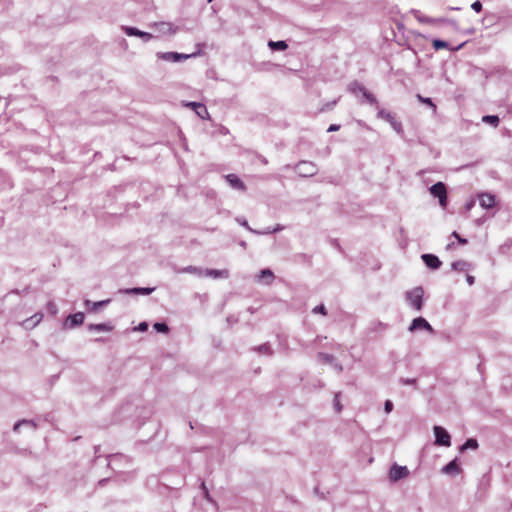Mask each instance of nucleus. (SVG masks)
Masks as SVG:
<instances>
[{"label":"nucleus","instance_id":"nucleus-1","mask_svg":"<svg viewBox=\"0 0 512 512\" xmlns=\"http://www.w3.org/2000/svg\"><path fill=\"white\" fill-rule=\"evenodd\" d=\"M157 58L167 61V62H181L190 58H195L197 56L202 55L201 49H199L196 52H193L191 54H184V53H178V52H158Z\"/></svg>","mask_w":512,"mask_h":512},{"label":"nucleus","instance_id":"nucleus-2","mask_svg":"<svg viewBox=\"0 0 512 512\" xmlns=\"http://www.w3.org/2000/svg\"><path fill=\"white\" fill-rule=\"evenodd\" d=\"M423 293L422 287H416L406 292V300L417 311H420L423 307Z\"/></svg>","mask_w":512,"mask_h":512},{"label":"nucleus","instance_id":"nucleus-3","mask_svg":"<svg viewBox=\"0 0 512 512\" xmlns=\"http://www.w3.org/2000/svg\"><path fill=\"white\" fill-rule=\"evenodd\" d=\"M108 458V466L115 472H122V468L129 465L131 462L130 458L123 454L109 455Z\"/></svg>","mask_w":512,"mask_h":512},{"label":"nucleus","instance_id":"nucleus-4","mask_svg":"<svg viewBox=\"0 0 512 512\" xmlns=\"http://www.w3.org/2000/svg\"><path fill=\"white\" fill-rule=\"evenodd\" d=\"M433 431L435 436V445L444 447L451 446V436L445 428H443L442 426L435 425L433 427Z\"/></svg>","mask_w":512,"mask_h":512},{"label":"nucleus","instance_id":"nucleus-5","mask_svg":"<svg viewBox=\"0 0 512 512\" xmlns=\"http://www.w3.org/2000/svg\"><path fill=\"white\" fill-rule=\"evenodd\" d=\"M295 170L297 171L299 176L305 177V178L314 176L318 171L315 163H313L311 161H304V160L299 161L296 164Z\"/></svg>","mask_w":512,"mask_h":512},{"label":"nucleus","instance_id":"nucleus-6","mask_svg":"<svg viewBox=\"0 0 512 512\" xmlns=\"http://www.w3.org/2000/svg\"><path fill=\"white\" fill-rule=\"evenodd\" d=\"M377 116L379 118L387 121L397 134H399V135L403 134V128H402L401 122L396 120L395 116L391 112H389L385 109H380L377 113Z\"/></svg>","mask_w":512,"mask_h":512},{"label":"nucleus","instance_id":"nucleus-7","mask_svg":"<svg viewBox=\"0 0 512 512\" xmlns=\"http://www.w3.org/2000/svg\"><path fill=\"white\" fill-rule=\"evenodd\" d=\"M425 330L430 334H435L434 328L430 325V323L422 316L416 317L412 320L410 326L408 327L409 332H415L417 330Z\"/></svg>","mask_w":512,"mask_h":512},{"label":"nucleus","instance_id":"nucleus-8","mask_svg":"<svg viewBox=\"0 0 512 512\" xmlns=\"http://www.w3.org/2000/svg\"><path fill=\"white\" fill-rule=\"evenodd\" d=\"M409 475V470L406 466H400L394 463L388 473L389 480L391 482H397Z\"/></svg>","mask_w":512,"mask_h":512},{"label":"nucleus","instance_id":"nucleus-9","mask_svg":"<svg viewBox=\"0 0 512 512\" xmlns=\"http://www.w3.org/2000/svg\"><path fill=\"white\" fill-rule=\"evenodd\" d=\"M122 30L125 32L127 36L140 37L144 42H148L153 38L152 34L139 30L138 28L133 26H122Z\"/></svg>","mask_w":512,"mask_h":512},{"label":"nucleus","instance_id":"nucleus-10","mask_svg":"<svg viewBox=\"0 0 512 512\" xmlns=\"http://www.w3.org/2000/svg\"><path fill=\"white\" fill-rule=\"evenodd\" d=\"M84 319H85V315L83 312H76L74 314H69L64 323V327L68 328V329H73L77 326L82 325L84 322Z\"/></svg>","mask_w":512,"mask_h":512},{"label":"nucleus","instance_id":"nucleus-11","mask_svg":"<svg viewBox=\"0 0 512 512\" xmlns=\"http://www.w3.org/2000/svg\"><path fill=\"white\" fill-rule=\"evenodd\" d=\"M421 259L424 264L431 270H437L441 267L442 262L438 256L431 253H425L421 255Z\"/></svg>","mask_w":512,"mask_h":512},{"label":"nucleus","instance_id":"nucleus-12","mask_svg":"<svg viewBox=\"0 0 512 512\" xmlns=\"http://www.w3.org/2000/svg\"><path fill=\"white\" fill-rule=\"evenodd\" d=\"M184 105L186 107H189L192 110H194L195 113L197 114V116L200 117L201 119L209 118V112L204 104H202L200 102L191 101V102H186Z\"/></svg>","mask_w":512,"mask_h":512},{"label":"nucleus","instance_id":"nucleus-13","mask_svg":"<svg viewBox=\"0 0 512 512\" xmlns=\"http://www.w3.org/2000/svg\"><path fill=\"white\" fill-rule=\"evenodd\" d=\"M224 178L229 183L231 188L239 191L246 190V185L236 174H227L224 176Z\"/></svg>","mask_w":512,"mask_h":512},{"label":"nucleus","instance_id":"nucleus-14","mask_svg":"<svg viewBox=\"0 0 512 512\" xmlns=\"http://www.w3.org/2000/svg\"><path fill=\"white\" fill-rule=\"evenodd\" d=\"M154 291H155V287H134V288L120 289L119 293L136 294V295H150Z\"/></svg>","mask_w":512,"mask_h":512},{"label":"nucleus","instance_id":"nucleus-15","mask_svg":"<svg viewBox=\"0 0 512 512\" xmlns=\"http://www.w3.org/2000/svg\"><path fill=\"white\" fill-rule=\"evenodd\" d=\"M203 277H212L214 279L219 278H228L229 277V271L227 269H202Z\"/></svg>","mask_w":512,"mask_h":512},{"label":"nucleus","instance_id":"nucleus-16","mask_svg":"<svg viewBox=\"0 0 512 512\" xmlns=\"http://www.w3.org/2000/svg\"><path fill=\"white\" fill-rule=\"evenodd\" d=\"M275 278V275L273 271L269 268H264L260 270L259 274L257 275L256 279L259 282H263L266 285H270Z\"/></svg>","mask_w":512,"mask_h":512},{"label":"nucleus","instance_id":"nucleus-17","mask_svg":"<svg viewBox=\"0 0 512 512\" xmlns=\"http://www.w3.org/2000/svg\"><path fill=\"white\" fill-rule=\"evenodd\" d=\"M479 203L483 208H492L495 205V196L490 193H482L479 195Z\"/></svg>","mask_w":512,"mask_h":512},{"label":"nucleus","instance_id":"nucleus-18","mask_svg":"<svg viewBox=\"0 0 512 512\" xmlns=\"http://www.w3.org/2000/svg\"><path fill=\"white\" fill-rule=\"evenodd\" d=\"M429 192L434 198H439L447 192V188L443 182L439 181L430 186Z\"/></svg>","mask_w":512,"mask_h":512},{"label":"nucleus","instance_id":"nucleus-19","mask_svg":"<svg viewBox=\"0 0 512 512\" xmlns=\"http://www.w3.org/2000/svg\"><path fill=\"white\" fill-rule=\"evenodd\" d=\"M110 299H105L97 302H92L91 300H85L84 304L86 308L92 312L98 311L100 308L107 306L110 303Z\"/></svg>","mask_w":512,"mask_h":512},{"label":"nucleus","instance_id":"nucleus-20","mask_svg":"<svg viewBox=\"0 0 512 512\" xmlns=\"http://www.w3.org/2000/svg\"><path fill=\"white\" fill-rule=\"evenodd\" d=\"M441 472L444 474H456L460 472V467L457 463V459H453L450 462H448L443 468L441 469Z\"/></svg>","mask_w":512,"mask_h":512},{"label":"nucleus","instance_id":"nucleus-21","mask_svg":"<svg viewBox=\"0 0 512 512\" xmlns=\"http://www.w3.org/2000/svg\"><path fill=\"white\" fill-rule=\"evenodd\" d=\"M89 331H97V332H110L113 330V325L110 323H99V324H89L87 326Z\"/></svg>","mask_w":512,"mask_h":512},{"label":"nucleus","instance_id":"nucleus-22","mask_svg":"<svg viewBox=\"0 0 512 512\" xmlns=\"http://www.w3.org/2000/svg\"><path fill=\"white\" fill-rule=\"evenodd\" d=\"M42 318H43V315L41 313H36L33 316H31L30 318L23 321L22 324L25 328L32 329L42 320Z\"/></svg>","mask_w":512,"mask_h":512},{"label":"nucleus","instance_id":"nucleus-23","mask_svg":"<svg viewBox=\"0 0 512 512\" xmlns=\"http://www.w3.org/2000/svg\"><path fill=\"white\" fill-rule=\"evenodd\" d=\"M154 26L157 28V30L163 34H174L175 29L173 28V25L168 22H160L155 23Z\"/></svg>","mask_w":512,"mask_h":512},{"label":"nucleus","instance_id":"nucleus-24","mask_svg":"<svg viewBox=\"0 0 512 512\" xmlns=\"http://www.w3.org/2000/svg\"><path fill=\"white\" fill-rule=\"evenodd\" d=\"M471 266L472 265L467 261L458 260V261L452 262L451 269L454 271L462 272V271L470 270Z\"/></svg>","mask_w":512,"mask_h":512},{"label":"nucleus","instance_id":"nucleus-25","mask_svg":"<svg viewBox=\"0 0 512 512\" xmlns=\"http://www.w3.org/2000/svg\"><path fill=\"white\" fill-rule=\"evenodd\" d=\"M268 46L272 51H284L288 48L286 41H283V40H279V41L270 40L268 42Z\"/></svg>","mask_w":512,"mask_h":512},{"label":"nucleus","instance_id":"nucleus-26","mask_svg":"<svg viewBox=\"0 0 512 512\" xmlns=\"http://www.w3.org/2000/svg\"><path fill=\"white\" fill-rule=\"evenodd\" d=\"M416 98H417V100H418L420 103L425 104V105H427L429 108H431L434 114L437 112V106H436V104L433 102L432 98H430V97H424V96H422L421 94H417V95H416Z\"/></svg>","mask_w":512,"mask_h":512},{"label":"nucleus","instance_id":"nucleus-27","mask_svg":"<svg viewBox=\"0 0 512 512\" xmlns=\"http://www.w3.org/2000/svg\"><path fill=\"white\" fill-rule=\"evenodd\" d=\"M479 444L475 438H468L460 447V452H464L468 449L476 450Z\"/></svg>","mask_w":512,"mask_h":512},{"label":"nucleus","instance_id":"nucleus-28","mask_svg":"<svg viewBox=\"0 0 512 512\" xmlns=\"http://www.w3.org/2000/svg\"><path fill=\"white\" fill-rule=\"evenodd\" d=\"M21 426H29L33 429L37 428V424L34 420L22 419L14 424L13 430L17 432Z\"/></svg>","mask_w":512,"mask_h":512},{"label":"nucleus","instance_id":"nucleus-29","mask_svg":"<svg viewBox=\"0 0 512 512\" xmlns=\"http://www.w3.org/2000/svg\"><path fill=\"white\" fill-rule=\"evenodd\" d=\"M254 351L258 352L259 354L271 356L273 354V350L269 343H264L259 346H256L253 348Z\"/></svg>","mask_w":512,"mask_h":512},{"label":"nucleus","instance_id":"nucleus-30","mask_svg":"<svg viewBox=\"0 0 512 512\" xmlns=\"http://www.w3.org/2000/svg\"><path fill=\"white\" fill-rule=\"evenodd\" d=\"M482 122L493 127H497L499 125L500 118L498 115H484L482 117Z\"/></svg>","mask_w":512,"mask_h":512},{"label":"nucleus","instance_id":"nucleus-31","mask_svg":"<svg viewBox=\"0 0 512 512\" xmlns=\"http://www.w3.org/2000/svg\"><path fill=\"white\" fill-rule=\"evenodd\" d=\"M360 93H362L363 97L367 100V102L371 105H377L378 101L376 97L370 93L365 87L360 88Z\"/></svg>","mask_w":512,"mask_h":512},{"label":"nucleus","instance_id":"nucleus-32","mask_svg":"<svg viewBox=\"0 0 512 512\" xmlns=\"http://www.w3.org/2000/svg\"><path fill=\"white\" fill-rule=\"evenodd\" d=\"M181 272L188 273V274H194V275H197L199 277H203L202 268L196 267V266H192V265L183 267Z\"/></svg>","mask_w":512,"mask_h":512},{"label":"nucleus","instance_id":"nucleus-33","mask_svg":"<svg viewBox=\"0 0 512 512\" xmlns=\"http://www.w3.org/2000/svg\"><path fill=\"white\" fill-rule=\"evenodd\" d=\"M153 328L158 333L167 334L170 331L169 326L165 322H155L153 324Z\"/></svg>","mask_w":512,"mask_h":512},{"label":"nucleus","instance_id":"nucleus-34","mask_svg":"<svg viewBox=\"0 0 512 512\" xmlns=\"http://www.w3.org/2000/svg\"><path fill=\"white\" fill-rule=\"evenodd\" d=\"M432 46L436 51H438L444 48H448L449 44L447 41L441 39H434L432 42Z\"/></svg>","mask_w":512,"mask_h":512},{"label":"nucleus","instance_id":"nucleus-35","mask_svg":"<svg viewBox=\"0 0 512 512\" xmlns=\"http://www.w3.org/2000/svg\"><path fill=\"white\" fill-rule=\"evenodd\" d=\"M318 358L328 364H333L335 362V357L328 353H319Z\"/></svg>","mask_w":512,"mask_h":512},{"label":"nucleus","instance_id":"nucleus-36","mask_svg":"<svg viewBox=\"0 0 512 512\" xmlns=\"http://www.w3.org/2000/svg\"><path fill=\"white\" fill-rule=\"evenodd\" d=\"M338 103V99H335L331 102H326L322 105V107L320 108L319 112H327V111H330L332 110Z\"/></svg>","mask_w":512,"mask_h":512},{"label":"nucleus","instance_id":"nucleus-37","mask_svg":"<svg viewBox=\"0 0 512 512\" xmlns=\"http://www.w3.org/2000/svg\"><path fill=\"white\" fill-rule=\"evenodd\" d=\"M312 313H314V314H321L323 316H326L327 315V309H326L325 305L321 303V304L315 306L312 309Z\"/></svg>","mask_w":512,"mask_h":512},{"label":"nucleus","instance_id":"nucleus-38","mask_svg":"<svg viewBox=\"0 0 512 512\" xmlns=\"http://www.w3.org/2000/svg\"><path fill=\"white\" fill-rule=\"evenodd\" d=\"M361 87H364V86L362 84H360L359 82L354 81L349 84L348 91L355 94L357 92H360Z\"/></svg>","mask_w":512,"mask_h":512},{"label":"nucleus","instance_id":"nucleus-39","mask_svg":"<svg viewBox=\"0 0 512 512\" xmlns=\"http://www.w3.org/2000/svg\"><path fill=\"white\" fill-rule=\"evenodd\" d=\"M250 232L253 233V234H256V235L273 234V231H272L271 227H267V228H265L263 230L250 229Z\"/></svg>","mask_w":512,"mask_h":512},{"label":"nucleus","instance_id":"nucleus-40","mask_svg":"<svg viewBox=\"0 0 512 512\" xmlns=\"http://www.w3.org/2000/svg\"><path fill=\"white\" fill-rule=\"evenodd\" d=\"M200 488H201V490L203 491V496H204V498H205L206 500H208V501L212 502L213 500H212V498L210 497L209 490H208V488H207V486H206L205 482H203V481L201 482V484H200Z\"/></svg>","mask_w":512,"mask_h":512},{"label":"nucleus","instance_id":"nucleus-41","mask_svg":"<svg viewBox=\"0 0 512 512\" xmlns=\"http://www.w3.org/2000/svg\"><path fill=\"white\" fill-rule=\"evenodd\" d=\"M438 201H439V205L445 209L448 205V196H447V192L442 195L441 197L438 198Z\"/></svg>","mask_w":512,"mask_h":512},{"label":"nucleus","instance_id":"nucleus-42","mask_svg":"<svg viewBox=\"0 0 512 512\" xmlns=\"http://www.w3.org/2000/svg\"><path fill=\"white\" fill-rule=\"evenodd\" d=\"M416 382H417L416 378H401L400 379V383L402 385H414L415 386Z\"/></svg>","mask_w":512,"mask_h":512},{"label":"nucleus","instance_id":"nucleus-43","mask_svg":"<svg viewBox=\"0 0 512 512\" xmlns=\"http://www.w3.org/2000/svg\"><path fill=\"white\" fill-rule=\"evenodd\" d=\"M482 3L477 0L471 4V9L474 10L476 13H480L482 11Z\"/></svg>","mask_w":512,"mask_h":512},{"label":"nucleus","instance_id":"nucleus-44","mask_svg":"<svg viewBox=\"0 0 512 512\" xmlns=\"http://www.w3.org/2000/svg\"><path fill=\"white\" fill-rule=\"evenodd\" d=\"M47 310L52 315H55L57 313V311H58L56 304L54 302H52V301L47 303Z\"/></svg>","mask_w":512,"mask_h":512},{"label":"nucleus","instance_id":"nucleus-45","mask_svg":"<svg viewBox=\"0 0 512 512\" xmlns=\"http://www.w3.org/2000/svg\"><path fill=\"white\" fill-rule=\"evenodd\" d=\"M148 327H149L148 323L143 321V322H140L138 324V326L134 328V330L139 331V332H145L148 330Z\"/></svg>","mask_w":512,"mask_h":512},{"label":"nucleus","instance_id":"nucleus-46","mask_svg":"<svg viewBox=\"0 0 512 512\" xmlns=\"http://www.w3.org/2000/svg\"><path fill=\"white\" fill-rule=\"evenodd\" d=\"M236 221H237V222H238L242 227H244L245 229H247L249 232H250V229H252V228L249 226V224H248V222H247V220H246L245 218H240V217H238V218H236Z\"/></svg>","mask_w":512,"mask_h":512},{"label":"nucleus","instance_id":"nucleus-47","mask_svg":"<svg viewBox=\"0 0 512 512\" xmlns=\"http://www.w3.org/2000/svg\"><path fill=\"white\" fill-rule=\"evenodd\" d=\"M451 236L455 237L457 239L458 243L461 245H465L468 242L466 238L461 237L456 231H454L451 234Z\"/></svg>","mask_w":512,"mask_h":512},{"label":"nucleus","instance_id":"nucleus-48","mask_svg":"<svg viewBox=\"0 0 512 512\" xmlns=\"http://www.w3.org/2000/svg\"><path fill=\"white\" fill-rule=\"evenodd\" d=\"M393 402L391 400H386L384 403V411L389 414L393 410Z\"/></svg>","mask_w":512,"mask_h":512},{"label":"nucleus","instance_id":"nucleus-49","mask_svg":"<svg viewBox=\"0 0 512 512\" xmlns=\"http://www.w3.org/2000/svg\"><path fill=\"white\" fill-rule=\"evenodd\" d=\"M334 406L337 412H340L342 410V405L339 402V393L335 394L334 397Z\"/></svg>","mask_w":512,"mask_h":512},{"label":"nucleus","instance_id":"nucleus-50","mask_svg":"<svg viewBox=\"0 0 512 512\" xmlns=\"http://www.w3.org/2000/svg\"><path fill=\"white\" fill-rule=\"evenodd\" d=\"M340 129V125L339 124H331L328 129H327V132H335V131H338Z\"/></svg>","mask_w":512,"mask_h":512},{"label":"nucleus","instance_id":"nucleus-51","mask_svg":"<svg viewBox=\"0 0 512 512\" xmlns=\"http://www.w3.org/2000/svg\"><path fill=\"white\" fill-rule=\"evenodd\" d=\"M466 281L469 285H473L475 283V277L472 275H466Z\"/></svg>","mask_w":512,"mask_h":512},{"label":"nucleus","instance_id":"nucleus-52","mask_svg":"<svg viewBox=\"0 0 512 512\" xmlns=\"http://www.w3.org/2000/svg\"><path fill=\"white\" fill-rule=\"evenodd\" d=\"M284 229V226L281 224H277L275 227L272 228L273 233L280 232Z\"/></svg>","mask_w":512,"mask_h":512},{"label":"nucleus","instance_id":"nucleus-53","mask_svg":"<svg viewBox=\"0 0 512 512\" xmlns=\"http://www.w3.org/2000/svg\"><path fill=\"white\" fill-rule=\"evenodd\" d=\"M333 365H334V368H335L339 373H340V372H342L343 367H342V365H341V364H339V363H335V362H334V363H333Z\"/></svg>","mask_w":512,"mask_h":512},{"label":"nucleus","instance_id":"nucleus-54","mask_svg":"<svg viewBox=\"0 0 512 512\" xmlns=\"http://www.w3.org/2000/svg\"><path fill=\"white\" fill-rule=\"evenodd\" d=\"M172 269H173V271H174L175 273H177V274H181V273H182V272H181L182 268H179V267H177L176 265H173V266H172Z\"/></svg>","mask_w":512,"mask_h":512},{"label":"nucleus","instance_id":"nucleus-55","mask_svg":"<svg viewBox=\"0 0 512 512\" xmlns=\"http://www.w3.org/2000/svg\"><path fill=\"white\" fill-rule=\"evenodd\" d=\"M107 481H108L107 478L101 479V480H99L98 485L103 486Z\"/></svg>","mask_w":512,"mask_h":512},{"label":"nucleus","instance_id":"nucleus-56","mask_svg":"<svg viewBox=\"0 0 512 512\" xmlns=\"http://www.w3.org/2000/svg\"><path fill=\"white\" fill-rule=\"evenodd\" d=\"M473 205H474V203H473V202H469V203H467V204H466V209H467V210L471 209V207H472Z\"/></svg>","mask_w":512,"mask_h":512},{"label":"nucleus","instance_id":"nucleus-57","mask_svg":"<svg viewBox=\"0 0 512 512\" xmlns=\"http://www.w3.org/2000/svg\"><path fill=\"white\" fill-rule=\"evenodd\" d=\"M453 245H454V243H449V244H447L446 249H447V250L451 249V248L453 247Z\"/></svg>","mask_w":512,"mask_h":512},{"label":"nucleus","instance_id":"nucleus-58","mask_svg":"<svg viewBox=\"0 0 512 512\" xmlns=\"http://www.w3.org/2000/svg\"><path fill=\"white\" fill-rule=\"evenodd\" d=\"M246 245H247V244H246V242H245V241H241V242H240V246H241V247L246 248Z\"/></svg>","mask_w":512,"mask_h":512},{"label":"nucleus","instance_id":"nucleus-59","mask_svg":"<svg viewBox=\"0 0 512 512\" xmlns=\"http://www.w3.org/2000/svg\"><path fill=\"white\" fill-rule=\"evenodd\" d=\"M261 161H262L263 164H267L268 163V161H267V159L265 157H262Z\"/></svg>","mask_w":512,"mask_h":512},{"label":"nucleus","instance_id":"nucleus-60","mask_svg":"<svg viewBox=\"0 0 512 512\" xmlns=\"http://www.w3.org/2000/svg\"><path fill=\"white\" fill-rule=\"evenodd\" d=\"M99 449H100L99 446H95V454H97L99 452Z\"/></svg>","mask_w":512,"mask_h":512},{"label":"nucleus","instance_id":"nucleus-61","mask_svg":"<svg viewBox=\"0 0 512 512\" xmlns=\"http://www.w3.org/2000/svg\"><path fill=\"white\" fill-rule=\"evenodd\" d=\"M213 0H207L208 3H211Z\"/></svg>","mask_w":512,"mask_h":512}]
</instances>
